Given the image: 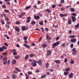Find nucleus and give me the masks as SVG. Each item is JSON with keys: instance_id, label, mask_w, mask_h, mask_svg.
Listing matches in <instances>:
<instances>
[{"instance_id": "obj_12", "label": "nucleus", "mask_w": 79, "mask_h": 79, "mask_svg": "<svg viewBox=\"0 0 79 79\" xmlns=\"http://www.w3.org/2000/svg\"><path fill=\"white\" fill-rule=\"evenodd\" d=\"M35 63L36 62H34L31 63V64H32L33 66L35 67L36 66H37V64H36V63Z\"/></svg>"}, {"instance_id": "obj_8", "label": "nucleus", "mask_w": 79, "mask_h": 79, "mask_svg": "<svg viewBox=\"0 0 79 79\" xmlns=\"http://www.w3.org/2000/svg\"><path fill=\"white\" fill-rule=\"evenodd\" d=\"M23 45L24 47H26V48H31V47H30V46L29 45H28L27 44H23Z\"/></svg>"}, {"instance_id": "obj_50", "label": "nucleus", "mask_w": 79, "mask_h": 79, "mask_svg": "<svg viewBox=\"0 0 79 79\" xmlns=\"http://www.w3.org/2000/svg\"><path fill=\"white\" fill-rule=\"evenodd\" d=\"M4 44L5 46H6L7 47H8V44L6 43H5Z\"/></svg>"}, {"instance_id": "obj_18", "label": "nucleus", "mask_w": 79, "mask_h": 79, "mask_svg": "<svg viewBox=\"0 0 79 79\" xmlns=\"http://www.w3.org/2000/svg\"><path fill=\"white\" fill-rule=\"evenodd\" d=\"M25 76H26V79H29V76L27 74V73H25Z\"/></svg>"}, {"instance_id": "obj_33", "label": "nucleus", "mask_w": 79, "mask_h": 79, "mask_svg": "<svg viewBox=\"0 0 79 79\" xmlns=\"http://www.w3.org/2000/svg\"><path fill=\"white\" fill-rule=\"evenodd\" d=\"M73 55H76V54H77V51H73Z\"/></svg>"}, {"instance_id": "obj_7", "label": "nucleus", "mask_w": 79, "mask_h": 79, "mask_svg": "<svg viewBox=\"0 0 79 79\" xmlns=\"http://www.w3.org/2000/svg\"><path fill=\"white\" fill-rule=\"evenodd\" d=\"M70 42L73 43H75V42H76V39L75 38L71 39L70 40Z\"/></svg>"}, {"instance_id": "obj_63", "label": "nucleus", "mask_w": 79, "mask_h": 79, "mask_svg": "<svg viewBox=\"0 0 79 79\" xmlns=\"http://www.w3.org/2000/svg\"><path fill=\"white\" fill-rule=\"evenodd\" d=\"M7 24H11V23L10 22H7Z\"/></svg>"}, {"instance_id": "obj_10", "label": "nucleus", "mask_w": 79, "mask_h": 79, "mask_svg": "<svg viewBox=\"0 0 79 79\" xmlns=\"http://www.w3.org/2000/svg\"><path fill=\"white\" fill-rule=\"evenodd\" d=\"M69 78H72L73 77V73H71L69 75Z\"/></svg>"}, {"instance_id": "obj_26", "label": "nucleus", "mask_w": 79, "mask_h": 79, "mask_svg": "<svg viewBox=\"0 0 79 79\" xmlns=\"http://www.w3.org/2000/svg\"><path fill=\"white\" fill-rule=\"evenodd\" d=\"M49 68V64L48 63H47L46 64V68L47 69Z\"/></svg>"}, {"instance_id": "obj_19", "label": "nucleus", "mask_w": 79, "mask_h": 79, "mask_svg": "<svg viewBox=\"0 0 79 79\" xmlns=\"http://www.w3.org/2000/svg\"><path fill=\"white\" fill-rule=\"evenodd\" d=\"M28 58H29V55H26L24 58L25 60H27L28 59Z\"/></svg>"}, {"instance_id": "obj_37", "label": "nucleus", "mask_w": 79, "mask_h": 79, "mask_svg": "<svg viewBox=\"0 0 79 79\" xmlns=\"http://www.w3.org/2000/svg\"><path fill=\"white\" fill-rule=\"evenodd\" d=\"M41 30H42L43 32V33H44V32H45V31H44V28L43 27H41Z\"/></svg>"}, {"instance_id": "obj_28", "label": "nucleus", "mask_w": 79, "mask_h": 79, "mask_svg": "<svg viewBox=\"0 0 79 79\" xmlns=\"http://www.w3.org/2000/svg\"><path fill=\"white\" fill-rule=\"evenodd\" d=\"M39 24L40 25V26H42V25H44V23H43V21H42V22H39Z\"/></svg>"}, {"instance_id": "obj_61", "label": "nucleus", "mask_w": 79, "mask_h": 79, "mask_svg": "<svg viewBox=\"0 0 79 79\" xmlns=\"http://www.w3.org/2000/svg\"><path fill=\"white\" fill-rule=\"evenodd\" d=\"M48 40H50L51 39V37H48L47 38Z\"/></svg>"}, {"instance_id": "obj_13", "label": "nucleus", "mask_w": 79, "mask_h": 79, "mask_svg": "<svg viewBox=\"0 0 79 79\" xmlns=\"http://www.w3.org/2000/svg\"><path fill=\"white\" fill-rule=\"evenodd\" d=\"M4 12L5 13H10V11L9 10L7 9H5L4 10Z\"/></svg>"}, {"instance_id": "obj_41", "label": "nucleus", "mask_w": 79, "mask_h": 79, "mask_svg": "<svg viewBox=\"0 0 79 79\" xmlns=\"http://www.w3.org/2000/svg\"><path fill=\"white\" fill-rule=\"evenodd\" d=\"M46 11H47V12H48V13H50V12H51V11L50 10H49V9H47Z\"/></svg>"}, {"instance_id": "obj_3", "label": "nucleus", "mask_w": 79, "mask_h": 79, "mask_svg": "<svg viewBox=\"0 0 79 79\" xmlns=\"http://www.w3.org/2000/svg\"><path fill=\"white\" fill-rule=\"evenodd\" d=\"M7 48L5 46H2V48H0V52H3L4 50H6Z\"/></svg>"}, {"instance_id": "obj_52", "label": "nucleus", "mask_w": 79, "mask_h": 79, "mask_svg": "<svg viewBox=\"0 0 79 79\" xmlns=\"http://www.w3.org/2000/svg\"><path fill=\"white\" fill-rule=\"evenodd\" d=\"M55 5H53L52 6V8H55Z\"/></svg>"}, {"instance_id": "obj_15", "label": "nucleus", "mask_w": 79, "mask_h": 79, "mask_svg": "<svg viewBox=\"0 0 79 79\" xmlns=\"http://www.w3.org/2000/svg\"><path fill=\"white\" fill-rule=\"evenodd\" d=\"M69 10L72 12H74L75 11V9L73 8H70Z\"/></svg>"}, {"instance_id": "obj_25", "label": "nucleus", "mask_w": 79, "mask_h": 79, "mask_svg": "<svg viewBox=\"0 0 79 79\" xmlns=\"http://www.w3.org/2000/svg\"><path fill=\"white\" fill-rule=\"evenodd\" d=\"M43 47H44V48H45L46 47H47V45L46 44H43L42 45Z\"/></svg>"}, {"instance_id": "obj_9", "label": "nucleus", "mask_w": 79, "mask_h": 79, "mask_svg": "<svg viewBox=\"0 0 79 79\" xmlns=\"http://www.w3.org/2000/svg\"><path fill=\"white\" fill-rule=\"evenodd\" d=\"M12 63L13 64H15L16 63V60L15 59H13L12 60Z\"/></svg>"}, {"instance_id": "obj_27", "label": "nucleus", "mask_w": 79, "mask_h": 79, "mask_svg": "<svg viewBox=\"0 0 79 79\" xmlns=\"http://www.w3.org/2000/svg\"><path fill=\"white\" fill-rule=\"evenodd\" d=\"M15 24H17L18 25H19L20 24V22L19 21H17L15 22Z\"/></svg>"}, {"instance_id": "obj_56", "label": "nucleus", "mask_w": 79, "mask_h": 79, "mask_svg": "<svg viewBox=\"0 0 79 79\" xmlns=\"http://www.w3.org/2000/svg\"><path fill=\"white\" fill-rule=\"evenodd\" d=\"M2 8H6V6H5V5H2Z\"/></svg>"}, {"instance_id": "obj_45", "label": "nucleus", "mask_w": 79, "mask_h": 79, "mask_svg": "<svg viewBox=\"0 0 79 79\" xmlns=\"http://www.w3.org/2000/svg\"><path fill=\"white\" fill-rule=\"evenodd\" d=\"M6 27L7 28H8V29H9L10 28V26L8 25H6Z\"/></svg>"}, {"instance_id": "obj_32", "label": "nucleus", "mask_w": 79, "mask_h": 79, "mask_svg": "<svg viewBox=\"0 0 79 79\" xmlns=\"http://www.w3.org/2000/svg\"><path fill=\"white\" fill-rule=\"evenodd\" d=\"M70 70V68H67L65 69V71H69Z\"/></svg>"}, {"instance_id": "obj_55", "label": "nucleus", "mask_w": 79, "mask_h": 79, "mask_svg": "<svg viewBox=\"0 0 79 79\" xmlns=\"http://www.w3.org/2000/svg\"><path fill=\"white\" fill-rule=\"evenodd\" d=\"M68 14H64V17L67 16H68Z\"/></svg>"}, {"instance_id": "obj_39", "label": "nucleus", "mask_w": 79, "mask_h": 79, "mask_svg": "<svg viewBox=\"0 0 79 79\" xmlns=\"http://www.w3.org/2000/svg\"><path fill=\"white\" fill-rule=\"evenodd\" d=\"M74 46V44H70V47L71 48H73Z\"/></svg>"}, {"instance_id": "obj_35", "label": "nucleus", "mask_w": 79, "mask_h": 79, "mask_svg": "<svg viewBox=\"0 0 79 79\" xmlns=\"http://www.w3.org/2000/svg\"><path fill=\"white\" fill-rule=\"evenodd\" d=\"M35 22L34 21H32L31 22V24L32 25H33L34 24H35Z\"/></svg>"}, {"instance_id": "obj_43", "label": "nucleus", "mask_w": 79, "mask_h": 79, "mask_svg": "<svg viewBox=\"0 0 79 79\" xmlns=\"http://www.w3.org/2000/svg\"><path fill=\"white\" fill-rule=\"evenodd\" d=\"M1 23L3 24H5V22H4V21L3 20H2L1 21Z\"/></svg>"}, {"instance_id": "obj_29", "label": "nucleus", "mask_w": 79, "mask_h": 79, "mask_svg": "<svg viewBox=\"0 0 79 79\" xmlns=\"http://www.w3.org/2000/svg\"><path fill=\"white\" fill-rule=\"evenodd\" d=\"M15 69L16 70V71H18L19 72H21V70H20L18 69L17 68H15Z\"/></svg>"}, {"instance_id": "obj_14", "label": "nucleus", "mask_w": 79, "mask_h": 79, "mask_svg": "<svg viewBox=\"0 0 79 79\" xmlns=\"http://www.w3.org/2000/svg\"><path fill=\"white\" fill-rule=\"evenodd\" d=\"M76 35H70L69 36V38L70 39H73V38H75Z\"/></svg>"}, {"instance_id": "obj_47", "label": "nucleus", "mask_w": 79, "mask_h": 79, "mask_svg": "<svg viewBox=\"0 0 79 79\" xmlns=\"http://www.w3.org/2000/svg\"><path fill=\"white\" fill-rule=\"evenodd\" d=\"M25 14H26V13L23 12V13H22L21 14V15L22 16H24V15H25Z\"/></svg>"}, {"instance_id": "obj_48", "label": "nucleus", "mask_w": 79, "mask_h": 79, "mask_svg": "<svg viewBox=\"0 0 79 79\" xmlns=\"http://www.w3.org/2000/svg\"><path fill=\"white\" fill-rule=\"evenodd\" d=\"M37 3H38V5H39L40 4V3H41V2H40V1H38Z\"/></svg>"}, {"instance_id": "obj_6", "label": "nucleus", "mask_w": 79, "mask_h": 79, "mask_svg": "<svg viewBox=\"0 0 79 79\" xmlns=\"http://www.w3.org/2000/svg\"><path fill=\"white\" fill-rule=\"evenodd\" d=\"M71 18H72V22H74L76 21V17L74 16H72L71 17Z\"/></svg>"}, {"instance_id": "obj_38", "label": "nucleus", "mask_w": 79, "mask_h": 79, "mask_svg": "<svg viewBox=\"0 0 79 79\" xmlns=\"http://www.w3.org/2000/svg\"><path fill=\"white\" fill-rule=\"evenodd\" d=\"M18 53H17L16 52H15L13 53V55H17Z\"/></svg>"}, {"instance_id": "obj_2", "label": "nucleus", "mask_w": 79, "mask_h": 79, "mask_svg": "<svg viewBox=\"0 0 79 79\" xmlns=\"http://www.w3.org/2000/svg\"><path fill=\"white\" fill-rule=\"evenodd\" d=\"M59 44H60V43L59 42L57 41L53 44L52 48H54L55 47H56V46L58 45Z\"/></svg>"}, {"instance_id": "obj_36", "label": "nucleus", "mask_w": 79, "mask_h": 79, "mask_svg": "<svg viewBox=\"0 0 79 79\" xmlns=\"http://www.w3.org/2000/svg\"><path fill=\"white\" fill-rule=\"evenodd\" d=\"M46 77V75L44 74V75L42 76H41V77L42 78H45V77Z\"/></svg>"}, {"instance_id": "obj_44", "label": "nucleus", "mask_w": 79, "mask_h": 79, "mask_svg": "<svg viewBox=\"0 0 79 79\" xmlns=\"http://www.w3.org/2000/svg\"><path fill=\"white\" fill-rule=\"evenodd\" d=\"M26 28V27H23L22 28V30L23 31H25V28Z\"/></svg>"}, {"instance_id": "obj_46", "label": "nucleus", "mask_w": 79, "mask_h": 79, "mask_svg": "<svg viewBox=\"0 0 79 79\" xmlns=\"http://www.w3.org/2000/svg\"><path fill=\"white\" fill-rule=\"evenodd\" d=\"M16 51L15 49H12L11 50V51L12 52H13V53H14V52H15Z\"/></svg>"}, {"instance_id": "obj_16", "label": "nucleus", "mask_w": 79, "mask_h": 79, "mask_svg": "<svg viewBox=\"0 0 79 79\" xmlns=\"http://www.w3.org/2000/svg\"><path fill=\"white\" fill-rule=\"evenodd\" d=\"M68 74H69V72L68 71L65 72L64 73V76H67V75H68Z\"/></svg>"}, {"instance_id": "obj_64", "label": "nucleus", "mask_w": 79, "mask_h": 79, "mask_svg": "<svg viewBox=\"0 0 79 79\" xmlns=\"http://www.w3.org/2000/svg\"><path fill=\"white\" fill-rule=\"evenodd\" d=\"M27 23H29L30 22V20H27L26 21Z\"/></svg>"}, {"instance_id": "obj_31", "label": "nucleus", "mask_w": 79, "mask_h": 79, "mask_svg": "<svg viewBox=\"0 0 79 79\" xmlns=\"http://www.w3.org/2000/svg\"><path fill=\"white\" fill-rule=\"evenodd\" d=\"M28 38V36H26L25 37H24L23 38V39H24V40H27V39Z\"/></svg>"}, {"instance_id": "obj_23", "label": "nucleus", "mask_w": 79, "mask_h": 79, "mask_svg": "<svg viewBox=\"0 0 79 79\" xmlns=\"http://www.w3.org/2000/svg\"><path fill=\"white\" fill-rule=\"evenodd\" d=\"M74 27L75 28H79V24L77 23V25L75 26Z\"/></svg>"}, {"instance_id": "obj_34", "label": "nucleus", "mask_w": 79, "mask_h": 79, "mask_svg": "<svg viewBox=\"0 0 79 79\" xmlns=\"http://www.w3.org/2000/svg\"><path fill=\"white\" fill-rule=\"evenodd\" d=\"M31 6H27L25 8L26 9H29L30 8H31Z\"/></svg>"}, {"instance_id": "obj_5", "label": "nucleus", "mask_w": 79, "mask_h": 79, "mask_svg": "<svg viewBox=\"0 0 79 79\" xmlns=\"http://www.w3.org/2000/svg\"><path fill=\"white\" fill-rule=\"evenodd\" d=\"M34 19L36 20H38V19H40V17L39 16L37 15L36 16V15H34Z\"/></svg>"}, {"instance_id": "obj_1", "label": "nucleus", "mask_w": 79, "mask_h": 79, "mask_svg": "<svg viewBox=\"0 0 79 79\" xmlns=\"http://www.w3.org/2000/svg\"><path fill=\"white\" fill-rule=\"evenodd\" d=\"M33 62H35V63H38L40 66L42 65V62L41 60H39L38 61H35V60H34Z\"/></svg>"}, {"instance_id": "obj_58", "label": "nucleus", "mask_w": 79, "mask_h": 79, "mask_svg": "<svg viewBox=\"0 0 79 79\" xmlns=\"http://www.w3.org/2000/svg\"><path fill=\"white\" fill-rule=\"evenodd\" d=\"M45 31H48V28H46L45 29Z\"/></svg>"}, {"instance_id": "obj_22", "label": "nucleus", "mask_w": 79, "mask_h": 79, "mask_svg": "<svg viewBox=\"0 0 79 79\" xmlns=\"http://www.w3.org/2000/svg\"><path fill=\"white\" fill-rule=\"evenodd\" d=\"M12 77L13 79H16V75L14 74L12 75Z\"/></svg>"}, {"instance_id": "obj_54", "label": "nucleus", "mask_w": 79, "mask_h": 79, "mask_svg": "<svg viewBox=\"0 0 79 79\" xmlns=\"http://www.w3.org/2000/svg\"><path fill=\"white\" fill-rule=\"evenodd\" d=\"M64 9L65 8H60V10L61 11H64Z\"/></svg>"}, {"instance_id": "obj_30", "label": "nucleus", "mask_w": 79, "mask_h": 79, "mask_svg": "<svg viewBox=\"0 0 79 79\" xmlns=\"http://www.w3.org/2000/svg\"><path fill=\"white\" fill-rule=\"evenodd\" d=\"M34 54H30V56L31 58H32V57H33V56H34Z\"/></svg>"}, {"instance_id": "obj_53", "label": "nucleus", "mask_w": 79, "mask_h": 79, "mask_svg": "<svg viewBox=\"0 0 79 79\" xmlns=\"http://www.w3.org/2000/svg\"><path fill=\"white\" fill-rule=\"evenodd\" d=\"M10 62H11V61L10 60H9L8 61V64H9L10 63Z\"/></svg>"}, {"instance_id": "obj_21", "label": "nucleus", "mask_w": 79, "mask_h": 79, "mask_svg": "<svg viewBox=\"0 0 79 79\" xmlns=\"http://www.w3.org/2000/svg\"><path fill=\"white\" fill-rule=\"evenodd\" d=\"M6 60H7V57H5L3 59L2 61H6Z\"/></svg>"}, {"instance_id": "obj_4", "label": "nucleus", "mask_w": 79, "mask_h": 79, "mask_svg": "<svg viewBox=\"0 0 79 79\" xmlns=\"http://www.w3.org/2000/svg\"><path fill=\"white\" fill-rule=\"evenodd\" d=\"M52 54V52H51V50H48L47 51V56H48L49 55H50Z\"/></svg>"}, {"instance_id": "obj_59", "label": "nucleus", "mask_w": 79, "mask_h": 79, "mask_svg": "<svg viewBox=\"0 0 79 79\" xmlns=\"http://www.w3.org/2000/svg\"><path fill=\"white\" fill-rule=\"evenodd\" d=\"M6 19V21H9V19H8V18L7 17H6L5 18Z\"/></svg>"}, {"instance_id": "obj_17", "label": "nucleus", "mask_w": 79, "mask_h": 79, "mask_svg": "<svg viewBox=\"0 0 79 79\" xmlns=\"http://www.w3.org/2000/svg\"><path fill=\"white\" fill-rule=\"evenodd\" d=\"M15 30H16L17 32H19V28L18 27H15Z\"/></svg>"}, {"instance_id": "obj_62", "label": "nucleus", "mask_w": 79, "mask_h": 79, "mask_svg": "<svg viewBox=\"0 0 79 79\" xmlns=\"http://www.w3.org/2000/svg\"><path fill=\"white\" fill-rule=\"evenodd\" d=\"M59 39H60V37H57L56 39V40H58Z\"/></svg>"}, {"instance_id": "obj_49", "label": "nucleus", "mask_w": 79, "mask_h": 79, "mask_svg": "<svg viewBox=\"0 0 79 79\" xmlns=\"http://www.w3.org/2000/svg\"><path fill=\"white\" fill-rule=\"evenodd\" d=\"M73 15V16H76L77 15L75 13H72V15Z\"/></svg>"}, {"instance_id": "obj_40", "label": "nucleus", "mask_w": 79, "mask_h": 79, "mask_svg": "<svg viewBox=\"0 0 79 79\" xmlns=\"http://www.w3.org/2000/svg\"><path fill=\"white\" fill-rule=\"evenodd\" d=\"M28 74H30L31 75V74H32V73L31 71L28 72Z\"/></svg>"}, {"instance_id": "obj_11", "label": "nucleus", "mask_w": 79, "mask_h": 79, "mask_svg": "<svg viewBox=\"0 0 79 79\" xmlns=\"http://www.w3.org/2000/svg\"><path fill=\"white\" fill-rule=\"evenodd\" d=\"M15 59H16V60H18V59H19L20 58V56L18 55L15 56Z\"/></svg>"}, {"instance_id": "obj_60", "label": "nucleus", "mask_w": 79, "mask_h": 79, "mask_svg": "<svg viewBox=\"0 0 79 79\" xmlns=\"http://www.w3.org/2000/svg\"><path fill=\"white\" fill-rule=\"evenodd\" d=\"M67 61V59L65 58L64 60V62L65 63H66V62Z\"/></svg>"}, {"instance_id": "obj_42", "label": "nucleus", "mask_w": 79, "mask_h": 79, "mask_svg": "<svg viewBox=\"0 0 79 79\" xmlns=\"http://www.w3.org/2000/svg\"><path fill=\"white\" fill-rule=\"evenodd\" d=\"M60 17H64V14H60Z\"/></svg>"}, {"instance_id": "obj_24", "label": "nucleus", "mask_w": 79, "mask_h": 79, "mask_svg": "<svg viewBox=\"0 0 79 79\" xmlns=\"http://www.w3.org/2000/svg\"><path fill=\"white\" fill-rule=\"evenodd\" d=\"M68 23L70 25L71 24V19H69L68 22Z\"/></svg>"}, {"instance_id": "obj_51", "label": "nucleus", "mask_w": 79, "mask_h": 79, "mask_svg": "<svg viewBox=\"0 0 79 79\" xmlns=\"http://www.w3.org/2000/svg\"><path fill=\"white\" fill-rule=\"evenodd\" d=\"M74 63V61L73 60H72L70 61L71 64H73Z\"/></svg>"}, {"instance_id": "obj_20", "label": "nucleus", "mask_w": 79, "mask_h": 79, "mask_svg": "<svg viewBox=\"0 0 79 79\" xmlns=\"http://www.w3.org/2000/svg\"><path fill=\"white\" fill-rule=\"evenodd\" d=\"M54 62L56 63H57L58 64V63H60V61L59 60H56L54 61Z\"/></svg>"}, {"instance_id": "obj_57", "label": "nucleus", "mask_w": 79, "mask_h": 79, "mask_svg": "<svg viewBox=\"0 0 79 79\" xmlns=\"http://www.w3.org/2000/svg\"><path fill=\"white\" fill-rule=\"evenodd\" d=\"M65 46V43H64L62 45H61V47H64Z\"/></svg>"}]
</instances>
